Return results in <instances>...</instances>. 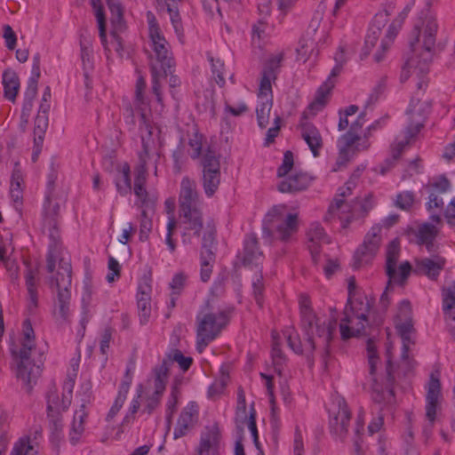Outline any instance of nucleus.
Returning a JSON list of instances; mask_svg holds the SVG:
<instances>
[{
	"label": "nucleus",
	"instance_id": "obj_19",
	"mask_svg": "<svg viewBox=\"0 0 455 455\" xmlns=\"http://www.w3.org/2000/svg\"><path fill=\"white\" fill-rule=\"evenodd\" d=\"M309 114L311 116H314L312 114V111H310L308 108L303 112L300 122H299V127L301 130V137L305 140V142L307 144L310 151L312 152L313 156L315 157L319 156L320 150L323 147V137L320 133V131L311 123L307 122V119L308 118Z\"/></svg>",
	"mask_w": 455,
	"mask_h": 455
},
{
	"label": "nucleus",
	"instance_id": "obj_53",
	"mask_svg": "<svg viewBox=\"0 0 455 455\" xmlns=\"http://www.w3.org/2000/svg\"><path fill=\"white\" fill-rule=\"evenodd\" d=\"M116 186L117 191L121 195H126L132 189L131 178H130V167L125 164L123 167L122 173L116 180Z\"/></svg>",
	"mask_w": 455,
	"mask_h": 455
},
{
	"label": "nucleus",
	"instance_id": "obj_52",
	"mask_svg": "<svg viewBox=\"0 0 455 455\" xmlns=\"http://www.w3.org/2000/svg\"><path fill=\"white\" fill-rule=\"evenodd\" d=\"M168 73H171V70H161L158 69L157 67L153 66V69H151L152 75V92L155 94L156 100L161 103L162 102V94L160 89V82L159 79L161 77H166Z\"/></svg>",
	"mask_w": 455,
	"mask_h": 455
},
{
	"label": "nucleus",
	"instance_id": "obj_38",
	"mask_svg": "<svg viewBox=\"0 0 455 455\" xmlns=\"http://www.w3.org/2000/svg\"><path fill=\"white\" fill-rule=\"evenodd\" d=\"M365 114H360L355 122L351 123L349 130L339 139V143H346L347 146H355L356 142H361L363 139L358 135L365 123Z\"/></svg>",
	"mask_w": 455,
	"mask_h": 455
},
{
	"label": "nucleus",
	"instance_id": "obj_23",
	"mask_svg": "<svg viewBox=\"0 0 455 455\" xmlns=\"http://www.w3.org/2000/svg\"><path fill=\"white\" fill-rule=\"evenodd\" d=\"M220 432L217 425L207 427L200 436L196 455H220Z\"/></svg>",
	"mask_w": 455,
	"mask_h": 455
},
{
	"label": "nucleus",
	"instance_id": "obj_56",
	"mask_svg": "<svg viewBox=\"0 0 455 455\" xmlns=\"http://www.w3.org/2000/svg\"><path fill=\"white\" fill-rule=\"evenodd\" d=\"M442 299L443 307L448 310L455 308V280L442 289Z\"/></svg>",
	"mask_w": 455,
	"mask_h": 455
},
{
	"label": "nucleus",
	"instance_id": "obj_39",
	"mask_svg": "<svg viewBox=\"0 0 455 455\" xmlns=\"http://www.w3.org/2000/svg\"><path fill=\"white\" fill-rule=\"evenodd\" d=\"M9 455H39L36 443L28 435L19 438Z\"/></svg>",
	"mask_w": 455,
	"mask_h": 455
},
{
	"label": "nucleus",
	"instance_id": "obj_46",
	"mask_svg": "<svg viewBox=\"0 0 455 455\" xmlns=\"http://www.w3.org/2000/svg\"><path fill=\"white\" fill-rule=\"evenodd\" d=\"M272 360L275 367V371L281 375L283 371V365L285 362V357L280 348L279 335L275 331H272Z\"/></svg>",
	"mask_w": 455,
	"mask_h": 455
},
{
	"label": "nucleus",
	"instance_id": "obj_61",
	"mask_svg": "<svg viewBox=\"0 0 455 455\" xmlns=\"http://www.w3.org/2000/svg\"><path fill=\"white\" fill-rule=\"evenodd\" d=\"M84 433V426L73 419L70 431H69V441L73 445L77 444Z\"/></svg>",
	"mask_w": 455,
	"mask_h": 455
},
{
	"label": "nucleus",
	"instance_id": "obj_12",
	"mask_svg": "<svg viewBox=\"0 0 455 455\" xmlns=\"http://www.w3.org/2000/svg\"><path fill=\"white\" fill-rule=\"evenodd\" d=\"M432 222L416 223L407 229L408 235L418 245H424L428 252L435 251V241L437 238L441 224V218L436 212L430 215Z\"/></svg>",
	"mask_w": 455,
	"mask_h": 455
},
{
	"label": "nucleus",
	"instance_id": "obj_32",
	"mask_svg": "<svg viewBox=\"0 0 455 455\" xmlns=\"http://www.w3.org/2000/svg\"><path fill=\"white\" fill-rule=\"evenodd\" d=\"M310 182L311 179L307 174L295 173L282 180L278 185V190L281 193H297L307 189Z\"/></svg>",
	"mask_w": 455,
	"mask_h": 455
},
{
	"label": "nucleus",
	"instance_id": "obj_47",
	"mask_svg": "<svg viewBox=\"0 0 455 455\" xmlns=\"http://www.w3.org/2000/svg\"><path fill=\"white\" fill-rule=\"evenodd\" d=\"M36 272L31 268L28 269L25 274L26 286L28 294V307L36 308L37 307L38 296L36 284Z\"/></svg>",
	"mask_w": 455,
	"mask_h": 455
},
{
	"label": "nucleus",
	"instance_id": "obj_62",
	"mask_svg": "<svg viewBox=\"0 0 455 455\" xmlns=\"http://www.w3.org/2000/svg\"><path fill=\"white\" fill-rule=\"evenodd\" d=\"M162 395L158 393H152L148 395L145 401L144 408L142 412L151 414L159 406Z\"/></svg>",
	"mask_w": 455,
	"mask_h": 455
},
{
	"label": "nucleus",
	"instance_id": "obj_42",
	"mask_svg": "<svg viewBox=\"0 0 455 455\" xmlns=\"http://www.w3.org/2000/svg\"><path fill=\"white\" fill-rule=\"evenodd\" d=\"M146 82L145 79L142 76H140L136 81V86H135V100L134 105L137 110L140 111V117L141 114H144L145 116H147L145 110L148 106V100L144 95V92L146 89ZM148 120H149L148 117H146Z\"/></svg>",
	"mask_w": 455,
	"mask_h": 455
},
{
	"label": "nucleus",
	"instance_id": "obj_24",
	"mask_svg": "<svg viewBox=\"0 0 455 455\" xmlns=\"http://www.w3.org/2000/svg\"><path fill=\"white\" fill-rule=\"evenodd\" d=\"M57 226V221L49 220L48 222H44V227L48 229L50 238L47 253V270L49 273L54 271L57 259L64 256L62 254L60 235Z\"/></svg>",
	"mask_w": 455,
	"mask_h": 455
},
{
	"label": "nucleus",
	"instance_id": "obj_14",
	"mask_svg": "<svg viewBox=\"0 0 455 455\" xmlns=\"http://www.w3.org/2000/svg\"><path fill=\"white\" fill-rule=\"evenodd\" d=\"M400 244L398 240H393L389 243L386 252V273L389 282H399L403 283L409 276L411 271V266L408 261L399 266V279L396 272V265L399 259Z\"/></svg>",
	"mask_w": 455,
	"mask_h": 455
},
{
	"label": "nucleus",
	"instance_id": "obj_28",
	"mask_svg": "<svg viewBox=\"0 0 455 455\" xmlns=\"http://www.w3.org/2000/svg\"><path fill=\"white\" fill-rule=\"evenodd\" d=\"M214 232L209 230L204 234L201 251V280L207 282L212 274L211 262L214 260V252L212 248L214 243Z\"/></svg>",
	"mask_w": 455,
	"mask_h": 455
},
{
	"label": "nucleus",
	"instance_id": "obj_1",
	"mask_svg": "<svg viewBox=\"0 0 455 455\" xmlns=\"http://www.w3.org/2000/svg\"><path fill=\"white\" fill-rule=\"evenodd\" d=\"M20 346L18 351L12 350V355L19 359L16 376L22 381L27 392H30L41 376L44 349L36 346L34 330L28 319L23 322Z\"/></svg>",
	"mask_w": 455,
	"mask_h": 455
},
{
	"label": "nucleus",
	"instance_id": "obj_22",
	"mask_svg": "<svg viewBox=\"0 0 455 455\" xmlns=\"http://www.w3.org/2000/svg\"><path fill=\"white\" fill-rule=\"evenodd\" d=\"M342 69V65L335 64L326 81L318 88L315 100L308 106V109L312 111L313 115L322 110L326 105L328 97L335 85L334 78L341 73Z\"/></svg>",
	"mask_w": 455,
	"mask_h": 455
},
{
	"label": "nucleus",
	"instance_id": "obj_49",
	"mask_svg": "<svg viewBox=\"0 0 455 455\" xmlns=\"http://www.w3.org/2000/svg\"><path fill=\"white\" fill-rule=\"evenodd\" d=\"M180 395V392L179 387L177 386L172 387L170 395L168 397V401L166 403V411H165V412H166L165 418H166V423H167L168 429H170V427H171L172 417H173L174 412L176 411Z\"/></svg>",
	"mask_w": 455,
	"mask_h": 455
},
{
	"label": "nucleus",
	"instance_id": "obj_35",
	"mask_svg": "<svg viewBox=\"0 0 455 455\" xmlns=\"http://www.w3.org/2000/svg\"><path fill=\"white\" fill-rule=\"evenodd\" d=\"M423 127L421 121L411 122L406 128L404 138L403 140L396 139L391 146V156L393 160H397L404 148L409 144L410 140L414 138Z\"/></svg>",
	"mask_w": 455,
	"mask_h": 455
},
{
	"label": "nucleus",
	"instance_id": "obj_27",
	"mask_svg": "<svg viewBox=\"0 0 455 455\" xmlns=\"http://www.w3.org/2000/svg\"><path fill=\"white\" fill-rule=\"evenodd\" d=\"M307 248L315 264L318 262L321 246L330 243L323 228L317 222L312 223L307 231Z\"/></svg>",
	"mask_w": 455,
	"mask_h": 455
},
{
	"label": "nucleus",
	"instance_id": "obj_33",
	"mask_svg": "<svg viewBox=\"0 0 455 455\" xmlns=\"http://www.w3.org/2000/svg\"><path fill=\"white\" fill-rule=\"evenodd\" d=\"M395 329L402 339L403 347L401 359L409 360L410 346L413 344L411 334L414 332L412 320H395Z\"/></svg>",
	"mask_w": 455,
	"mask_h": 455
},
{
	"label": "nucleus",
	"instance_id": "obj_11",
	"mask_svg": "<svg viewBox=\"0 0 455 455\" xmlns=\"http://www.w3.org/2000/svg\"><path fill=\"white\" fill-rule=\"evenodd\" d=\"M381 229V226L376 224L372 226L365 235L363 243L357 247L354 253L352 260L354 269L364 267L373 260L379 250L382 241Z\"/></svg>",
	"mask_w": 455,
	"mask_h": 455
},
{
	"label": "nucleus",
	"instance_id": "obj_18",
	"mask_svg": "<svg viewBox=\"0 0 455 455\" xmlns=\"http://www.w3.org/2000/svg\"><path fill=\"white\" fill-rule=\"evenodd\" d=\"M393 8L390 11L384 9L375 14L372 23L365 37L364 46L362 50L361 59L366 58L372 48L376 45L379 36L382 34V28H385L391 15Z\"/></svg>",
	"mask_w": 455,
	"mask_h": 455
},
{
	"label": "nucleus",
	"instance_id": "obj_4",
	"mask_svg": "<svg viewBox=\"0 0 455 455\" xmlns=\"http://www.w3.org/2000/svg\"><path fill=\"white\" fill-rule=\"evenodd\" d=\"M139 133L141 140L142 149L139 151V163L135 172L144 171L148 175V167L152 165L155 170V175L157 173V162L160 158L158 150L160 131L155 127L144 114L140 118Z\"/></svg>",
	"mask_w": 455,
	"mask_h": 455
},
{
	"label": "nucleus",
	"instance_id": "obj_8",
	"mask_svg": "<svg viewBox=\"0 0 455 455\" xmlns=\"http://www.w3.org/2000/svg\"><path fill=\"white\" fill-rule=\"evenodd\" d=\"M228 323V312L201 311L196 316V349L202 353Z\"/></svg>",
	"mask_w": 455,
	"mask_h": 455
},
{
	"label": "nucleus",
	"instance_id": "obj_64",
	"mask_svg": "<svg viewBox=\"0 0 455 455\" xmlns=\"http://www.w3.org/2000/svg\"><path fill=\"white\" fill-rule=\"evenodd\" d=\"M443 311L445 316L447 331L455 339V307L449 310L443 307Z\"/></svg>",
	"mask_w": 455,
	"mask_h": 455
},
{
	"label": "nucleus",
	"instance_id": "obj_17",
	"mask_svg": "<svg viewBox=\"0 0 455 455\" xmlns=\"http://www.w3.org/2000/svg\"><path fill=\"white\" fill-rule=\"evenodd\" d=\"M283 56V52H279L272 54L265 62L259 88L260 96H270L272 92L271 84L277 77Z\"/></svg>",
	"mask_w": 455,
	"mask_h": 455
},
{
	"label": "nucleus",
	"instance_id": "obj_63",
	"mask_svg": "<svg viewBox=\"0 0 455 455\" xmlns=\"http://www.w3.org/2000/svg\"><path fill=\"white\" fill-rule=\"evenodd\" d=\"M188 145L192 150L190 156L193 159L199 158L202 153V135L198 133H194V135L189 139Z\"/></svg>",
	"mask_w": 455,
	"mask_h": 455
},
{
	"label": "nucleus",
	"instance_id": "obj_26",
	"mask_svg": "<svg viewBox=\"0 0 455 455\" xmlns=\"http://www.w3.org/2000/svg\"><path fill=\"white\" fill-rule=\"evenodd\" d=\"M180 211L200 208L199 194L195 180L184 177L180 183Z\"/></svg>",
	"mask_w": 455,
	"mask_h": 455
},
{
	"label": "nucleus",
	"instance_id": "obj_55",
	"mask_svg": "<svg viewBox=\"0 0 455 455\" xmlns=\"http://www.w3.org/2000/svg\"><path fill=\"white\" fill-rule=\"evenodd\" d=\"M137 112L138 117H140V111L137 110ZM123 116L125 125L127 126V130L130 132H134L136 130L137 122L139 123V118H136L135 111L129 102L125 105Z\"/></svg>",
	"mask_w": 455,
	"mask_h": 455
},
{
	"label": "nucleus",
	"instance_id": "obj_50",
	"mask_svg": "<svg viewBox=\"0 0 455 455\" xmlns=\"http://www.w3.org/2000/svg\"><path fill=\"white\" fill-rule=\"evenodd\" d=\"M385 118H380L374 123H372L365 131L363 140L361 142L356 143L355 146V151H364L368 150L371 147V143L369 142V138L371 136L372 132L377 131L378 129H380L385 123Z\"/></svg>",
	"mask_w": 455,
	"mask_h": 455
},
{
	"label": "nucleus",
	"instance_id": "obj_20",
	"mask_svg": "<svg viewBox=\"0 0 455 455\" xmlns=\"http://www.w3.org/2000/svg\"><path fill=\"white\" fill-rule=\"evenodd\" d=\"M199 407L196 402H189L181 411L174 431L173 438L179 439L187 435L197 424Z\"/></svg>",
	"mask_w": 455,
	"mask_h": 455
},
{
	"label": "nucleus",
	"instance_id": "obj_48",
	"mask_svg": "<svg viewBox=\"0 0 455 455\" xmlns=\"http://www.w3.org/2000/svg\"><path fill=\"white\" fill-rule=\"evenodd\" d=\"M208 60L211 63L212 76L216 82V84L220 87H223L225 85V65L224 62L220 58H214L212 54H207Z\"/></svg>",
	"mask_w": 455,
	"mask_h": 455
},
{
	"label": "nucleus",
	"instance_id": "obj_45",
	"mask_svg": "<svg viewBox=\"0 0 455 455\" xmlns=\"http://www.w3.org/2000/svg\"><path fill=\"white\" fill-rule=\"evenodd\" d=\"M70 298V291H58L55 315L62 321H67L69 317Z\"/></svg>",
	"mask_w": 455,
	"mask_h": 455
},
{
	"label": "nucleus",
	"instance_id": "obj_16",
	"mask_svg": "<svg viewBox=\"0 0 455 455\" xmlns=\"http://www.w3.org/2000/svg\"><path fill=\"white\" fill-rule=\"evenodd\" d=\"M183 243H191L192 235L199 237L204 228L203 214L198 209L180 211Z\"/></svg>",
	"mask_w": 455,
	"mask_h": 455
},
{
	"label": "nucleus",
	"instance_id": "obj_41",
	"mask_svg": "<svg viewBox=\"0 0 455 455\" xmlns=\"http://www.w3.org/2000/svg\"><path fill=\"white\" fill-rule=\"evenodd\" d=\"M261 99L260 104L256 108V115L258 124L260 128H266L269 122V114L273 105V96L272 93L270 96H260Z\"/></svg>",
	"mask_w": 455,
	"mask_h": 455
},
{
	"label": "nucleus",
	"instance_id": "obj_31",
	"mask_svg": "<svg viewBox=\"0 0 455 455\" xmlns=\"http://www.w3.org/2000/svg\"><path fill=\"white\" fill-rule=\"evenodd\" d=\"M59 267L55 276L51 278V285L56 286L58 291H70L71 287V262L68 256L59 259Z\"/></svg>",
	"mask_w": 455,
	"mask_h": 455
},
{
	"label": "nucleus",
	"instance_id": "obj_25",
	"mask_svg": "<svg viewBox=\"0 0 455 455\" xmlns=\"http://www.w3.org/2000/svg\"><path fill=\"white\" fill-rule=\"evenodd\" d=\"M446 259L435 255L433 257H425L415 260L414 273L427 276L430 280H436L441 271L444 268Z\"/></svg>",
	"mask_w": 455,
	"mask_h": 455
},
{
	"label": "nucleus",
	"instance_id": "obj_5",
	"mask_svg": "<svg viewBox=\"0 0 455 455\" xmlns=\"http://www.w3.org/2000/svg\"><path fill=\"white\" fill-rule=\"evenodd\" d=\"M369 378L371 382V397L375 403H389L394 400V383L393 363L388 356L386 367L385 383H379L375 376L376 364L379 361L374 343L369 339L367 342Z\"/></svg>",
	"mask_w": 455,
	"mask_h": 455
},
{
	"label": "nucleus",
	"instance_id": "obj_2",
	"mask_svg": "<svg viewBox=\"0 0 455 455\" xmlns=\"http://www.w3.org/2000/svg\"><path fill=\"white\" fill-rule=\"evenodd\" d=\"M299 309L301 328L307 335V349H323L324 356L328 355L330 342L337 324L336 319H322L316 316L311 309L309 299L306 296L300 297Z\"/></svg>",
	"mask_w": 455,
	"mask_h": 455
},
{
	"label": "nucleus",
	"instance_id": "obj_30",
	"mask_svg": "<svg viewBox=\"0 0 455 455\" xmlns=\"http://www.w3.org/2000/svg\"><path fill=\"white\" fill-rule=\"evenodd\" d=\"M263 253L258 246V239L254 234H248L243 242V251L242 254L243 264L245 267H256L261 264Z\"/></svg>",
	"mask_w": 455,
	"mask_h": 455
},
{
	"label": "nucleus",
	"instance_id": "obj_15",
	"mask_svg": "<svg viewBox=\"0 0 455 455\" xmlns=\"http://www.w3.org/2000/svg\"><path fill=\"white\" fill-rule=\"evenodd\" d=\"M351 419V413L344 399H337L335 407L331 411L330 429L331 435L344 441L348 433V426Z\"/></svg>",
	"mask_w": 455,
	"mask_h": 455
},
{
	"label": "nucleus",
	"instance_id": "obj_44",
	"mask_svg": "<svg viewBox=\"0 0 455 455\" xmlns=\"http://www.w3.org/2000/svg\"><path fill=\"white\" fill-rule=\"evenodd\" d=\"M286 339H287V343L289 345V347L297 354H302L303 352H307V353H310L312 354L314 351H309L308 349H307V335L305 334L306 338H305V341L304 343L301 342L299 337V334L297 333V331H295L294 328L292 327H290V328H287L284 332H283Z\"/></svg>",
	"mask_w": 455,
	"mask_h": 455
},
{
	"label": "nucleus",
	"instance_id": "obj_60",
	"mask_svg": "<svg viewBox=\"0 0 455 455\" xmlns=\"http://www.w3.org/2000/svg\"><path fill=\"white\" fill-rule=\"evenodd\" d=\"M414 203V195L412 192L404 191L397 195L395 200L396 207L402 210H409Z\"/></svg>",
	"mask_w": 455,
	"mask_h": 455
},
{
	"label": "nucleus",
	"instance_id": "obj_9",
	"mask_svg": "<svg viewBox=\"0 0 455 455\" xmlns=\"http://www.w3.org/2000/svg\"><path fill=\"white\" fill-rule=\"evenodd\" d=\"M349 308L346 307L344 317L339 324L340 335L343 339L360 335L365 328L370 304L365 299L348 298Z\"/></svg>",
	"mask_w": 455,
	"mask_h": 455
},
{
	"label": "nucleus",
	"instance_id": "obj_13",
	"mask_svg": "<svg viewBox=\"0 0 455 455\" xmlns=\"http://www.w3.org/2000/svg\"><path fill=\"white\" fill-rule=\"evenodd\" d=\"M439 375L440 373L438 371L431 372L430 379L427 383L426 417L430 422V427L428 428L425 427L423 430V434L427 438L431 435L432 426L436 418L438 403L442 397Z\"/></svg>",
	"mask_w": 455,
	"mask_h": 455
},
{
	"label": "nucleus",
	"instance_id": "obj_29",
	"mask_svg": "<svg viewBox=\"0 0 455 455\" xmlns=\"http://www.w3.org/2000/svg\"><path fill=\"white\" fill-rule=\"evenodd\" d=\"M151 280L144 279L138 287L137 306L139 311L140 322L145 324L148 322L151 315Z\"/></svg>",
	"mask_w": 455,
	"mask_h": 455
},
{
	"label": "nucleus",
	"instance_id": "obj_54",
	"mask_svg": "<svg viewBox=\"0 0 455 455\" xmlns=\"http://www.w3.org/2000/svg\"><path fill=\"white\" fill-rule=\"evenodd\" d=\"M166 360L168 361V365L170 364V362L178 363L179 366L183 371H188L190 368L193 362V359L191 357L185 356L179 349L172 350L168 355V358Z\"/></svg>",
	"mask_w": 455,
	"mask_h": 455
},
{
	"label": "nucleus",
	"instance_id": "obj_58",
	"mask_svg": "<svg viewBox=\"0 0 455 455\" xmlns=\"http://www.w3.org/2000/svg\"><path fill=\"white\" fill-rule=\"evenodd\" d=\"M253 294L259 307H262L263 299L262 293L264 290L263 276L261 269L257 272L252 279Z\"/></svg>",
	"mask_w": 455,
	"mask_h": 455
},
{
	"label": "nucleus",
	"instance_id": "obj_57",
	"mask_svg": "<svg viewBox=\"0 0 455 455\" xmlns=\"http://www.w3.org/2000/svg\"><path fill=\"white\" fill-rule=\"evenodd\" d=\"M416 62H417L416 60L410 59L403 66L401 75H400L401 83H404L405 81L408 80V78L411 76V68L414 69L413 72H415L416 69H419L421 73L427 71V66L425 68V69L423 71H421V69H420V68L424 67V62H423L422 59L419 61V67L415 66Z\"/></svg>",
	"mask_w": 455,
	"mask_h": 455
},
{
	"label": "nucleus",
	"instance_id": "obj_7",
	"mask_svg": "<svg viewBox=\"0 0 455 455\" xmlns=\"http://www.w3.org/2000/svg\"><path fill=\"white\" fill-rule=\"evenodd\" d=\"M148 36L152 53L149 56L150 69L153 66L161 70H171L174 64L169 43L161 32L156 16L150 11L147 12Z\"/></svg>",
	"mask_w": 455,
	"mask_h": 455
},
{
	"label": "nucleus",
	"instance_id": "obj_3",
	"mask_svg": "<svg viewBox=\"0 0 455 455\" xmlns=\"http://www.w3.org/2000/svg\"><path fill=\"white\" fill-rule=\"evenodd\" d=\"M427 8L421 11L411 31L412 38L410 40V46L412 52H416L422 49L420 59L424 62L421 71L428 66L433 58L435 46L438 23L436 15L429 9L430 2L427 3Z\"/></svg>",
	"mask_w": 455,
	"mask_h": 455
},
{
	"label": "nucleus",
	"instance_id": "obj_43",
	"mask_svg": "<svg viewBox=\"0 0 455 455\" xmlns=\"http://www.w3.org/2000/svg\"><path fill=\"white\" fill-rule=\"evenodd\" d=\"M146 180L147 175L144 174V171L136 172L134 180V193L138 199L140 201L142 209L150 208V204H152L151 202L147 199L148 192L145 188Z\"/></svg>",
	"mask_w": 455,
	"mask_h": 455
},
{
	"label": "nucleus",
	"instance_id": "obj_51",
	"mask_svg": "<svg viewBox=\"0 0 455 455\" xmlns=\"http://www.w3.org/2000/svg\"><path fill=\"white\" fill-rule=\"evenodd\" d=\"M52 195L46 194L45 203L44 204V222L49 220L57 221L56 218L59 215L60 204L52 203Z\"/></svg>",
	"mask_w": 455,
	"mask_h": 455
},
{
	"label": "nucleus",
	"instance_id": "obj_59",
	"mask_svg": "<svg viewBox=\"0 0 455 455\" xmlns=\"http://www.w3.org/2000/svg\"><path fill=\"white\" fill-rule=\"evenodd\" d=\"M148 208H143L141 211V220L140 225V240L145 241L148 239V235L152 228V221L147 215Z\"/></svg>",
	"mask_w": 455,
	"mask_h": 455
},
{
	"label": "nucleus",
	"instance_id": "obj_37",
	"mask_svg": "<svg viewBox=\"0 0 455 455\" xmlns=\"http://www.w3.org/2000/svg\"><path fill=\"white\" fill-rule=\"evenodd\" d=\"M68 392L67 395H62L61 401L56 392V390L51 389L47 394V411H66L71 403V394L73 384H68Z\"/></svg>",
	"mask_w": 455,
	"mask_h": 455
},
{
	"label": "nucleus",
	"instance_id": "obj_40",
	"mask_svg": "<svg viewBox=\"0 0 455 455\" xmlns=\"http://www.w3.org/2000/svg\"><path fill=\"white\" fill-rule=\"evenodd\" d=\"M106 2L111 12V23L114 29L112 35L116 36V32L124 28L123 8L117 0H106Z\"/></svg>",
	"mask_w": 455,
	"mask_h": 455
},
{
	"label": "nucleus",
	"instance_id": "obj_34",
	"mask_svg": "<svg viewBox=\"0 0 455 455\" xmlns=\"http://www.w3.org/2000/svg\"><path fill=\"white\" fill-rule=\"evenodd\" d=\"M407 16H404V14H402V12L399 14V18L401 19L400 21L394 20L387 28L385 36L382 38L380 43V49L375 53L374 55V60L376 62H380L385 58V52L389 49L391 44L393 43L394 39L397 36L400 28L401 24L403 20Z\"/></svg>",
	"mask_w": 455,
	"mask_h": 455
},
{
	"label": "nucleus",
	"instance_id": "obj_36",
	"mask_svg": "<svg viewBox=\"0 0 455 455\" xmlns=\"http://www.w3.org/2000/svg\"><path fill=\"white\" fill-rule=\"evenodd\" d=\"M2 80L4 98L12 102H15L20 90V79L18 75L14 71L8 69L4 71Z\"/></svg>",
	"mask_w": 455,
	"mask_h": 455
},
{
	"label": "nucleus",
	"instance_id": "obj_21",
	"mask_svg": "<svg viewBox=\"0 0 455 455\" xmlns=\"http://www.w3.org/2000/svg\"><path fill=\"white\" fill-rule=\"evenodd\" d=\"M356 215L354 202L349 204L343 198L335 197L329 206L324 220L330 221L337 217L340 220L342 228H347Z\"/></svg>",
	"mask_w": 455,
	"mask_h": 455
},
{
	"label": "nucleus",
	"instance_id": "obj_6",
	"mask_svg": "<svg viewBox=\"0 0 455 455\" xmlns=\"http://www.w3.org/2000/svg\"><path fill=\"white\" fill-rule=\"evenodd\" d=\"M284 206H275L267 212L263 221L264 235L288 242L298 232V214H284Z\"/></svg>",
	"mask_w": 455,
	"mask_h": 455
},
{
	"label": "nucleus",
	"instance_id": "obj_10",
	"mask_svg": "<svg viewBox=\"0 0 455 455\" xmlns=\"http://www.w3.org/2000/svg\"><path fill=\"white\" fill-rule=\"evenodd\" d=\"M200 166L204 191L208 197H212L219 189L221 181L220 156L208 148L200 159Z\"/></svg>",
	"mask_w": 455,
	"mask_h": 455
}]
</instances>
